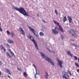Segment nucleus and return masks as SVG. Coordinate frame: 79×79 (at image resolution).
I'll list each match as a JSON object with an SVG mask.
<instances>
[{"instance_id":"nucleus-1","label":"nucleus","mask_w":79,"mask_h":79,"mask_svg":"<svg viewBox=\"0 0 79 79\" xmlns=\"http://www.w3.org/2000/svg\"><path fill=\"white\" fill-rule=\"evenodd\" d=\"M15 9L17 11H19L20 13L24 15V16H29L28 15L29 13L28 12H27L24 9L23 7H20V8H16L15 7H14Z\"/></svg>"},{"instance_id":"nucleus-2","label":"nucleus","mask_w":79,"mask_h":79,"mask_svg":"<svg viewBox=\"0 0 79 79\" xmlns=\"http://www.w3.org/2000/svg\"><path fill=\"white\" fill-rule=\"evenodd\" d=\"M40 53L41 56L43 58H45V60H46V61H48L52 65L54 66V63L53 62L51 59H50L47 57H46L45 54H43L42 53L40 52Z\"/></svg>"},{"instance_id":"nucleus-3","label":"nucleus","mask_w":79,"mask_h":79,"mask_svg":"<svg viewBox=\"0 0 79 79\" xmlns=\"http://www.w3.org/2000/svg\"><path fill=\"white\" fill-rule=\"evenodd\" d=\"M28 37L29 38V39H30L32 41V42L34 43V44L35 45V48H36V49L37 50H38L39 49H38V46H37V44L36 42H35V40H34V37L31 36V35H30L29 36H28Z\"/></svg>"},{"instance_id":"nucleus-4","label":"nucleus","mask_w":79,"mask_h":79,"mask_svg":"<svg viewBox=\"0 0 79 79\" xmlns=\"http://www.w3.org/2000/svg\"><path fill=\"white\" fill-rule=\"evenodd\" d=\"M67 72H64V75L62 76V77L63 78H65V79H68V78H67L66 77V76H67L68 77H69V75L68 74V73L69 74L70 76H71V75H72V74H71V73L70 72V71H69V70H67Z\"/></svg>"},{"instance_id":"nucleus-5","label":"nucleus","mask_w":79,"mask_h":79,"mask_svg":"<svg viewBox=\"0 0 79 79\" xmlns=\"http://www.w3.org/2000/svg\"><path fill=\"white\" fill-rule=\"evenodd\" d=\"M54 23L56 24V25H57V26H59V29L62 32H64V31L63 30V28H62V27L60 26V24L58 22H56V21L53 20V21Z\"/></svg>"},{"instance_id":"nucleus-6","label":"nucleus","mask_w":79,"mask_h":79,"mask_svg":"<svg viewBox=\"0 0 79 79\" xmlns=\"http://www.w3.org/2000/svg\"><path fill=\"white\" fill-rule=\"evenodd\" d=\"M70 30L71 31H72L73 33H74L73 34H72V36H74L75 37H77V35L76 34V33H77V31L73 29H71Z\"/></svg>"},{"instance_id":"nucleus-7","label":"nucleus","mask_w":79,"mask_h":79,"mask_svg":"<svg viewBox=\"0 0 79 79\" xmlns=\"http://www.w3.org/2000/svg\"><path fill=\"white\" fill-rule=\"evenodd\" d=\"M29 29L31 31H32V32H33V34L36 36L37 37H39V35H37L35 34V30L34 29H33V28L30 27H29Z\"/></svg>"},{"instance_id":"nucleus-8","label":"nucleus","mask_w":79,"mask_h":79,"mask_svg":"<svg viewBox=\"0 0 79 79\" xmlns=\"http://www.w3.org/2000/svg\"><path fill=\"white\" fill-rule=\"evenodd\" d=\"M19 31L20 32H21V34L23 35L24 36V31L23 30V29L21 27H19Z\"/></svg>"},{"instance_id":"nucleus-9","label":"nucleus","mask_w":79,"mask_h":79,"mask_svg":"<svg viewBox=\"0 0 79 79\" xmlns=\"http://www.w3.org/2000/svg\"><path fill=\"white\" fill-rule=\"evenodd\" d=\"M58 63H59V66H60V68H62V64L63 63V61H60L59 60H58Z\"/></svg>"},{"instance_id":"nucleus-10","label":"nucleus","mask_w":79,"mask_h":79,"mask_svg":"<svg viewBox=\"0 0 79 79\" xmlns=\"http://www.w3.org/2000/svg\"><path fill=\"white\" fill-rule=\"evenodd\" d=\"M52 31V32H53V33L55 34H58V31L55 29H53Z\"/></svg>"},{"instance_id":"nucleus-11","label":"nucleus","mask_w":79,"mask_h":79,"mask_svg":"<svg viewBox=\"0 0 79 79\" xmlns=\"http://www.w3.org/2000/svg\"><path fill=\"white\" fill-rule=\"evenodd\" d=\"M66 53H67L68 55H69V56H73V54H71V51H66Z\"/></svg>"},{"instance_id":"nucleus-12","label":"nucleus","mask_w":79,"mask_h":79,"mask_svg":"<svg viewBox=\"0 0 79 79\" xmlns=\"http://www.w3.org/2000/svg\"><path fill=\"white\" fill-rule=\"evenodd\" d=\"M68 18L69 23H71L72 21V18H71V17H70V16H68Z\"/></svg>"},{"instance_id":"nucleus-13","label":"nucleus","mask_w":79,"mask_h":79,"mask_svg":"<svg viewBox=\"0 0 79 79\" xmlns=\"http://www.w3.org/2000/svg\"><path fill=\"white\" fill-rule=\"evenodd\" d=\"M0 47H1V49H3L4 52H6V49H5V48L3 46V45H1L0 46Z\"/></svg>"},{"instance_id":"nucleus-14","label":"nucleus","mask_w":79,"mask_h":79,"mask_svg":"<svg viewBox=\"0 0 79 79\" xmlns=\"http://www.w3.org/2000/svg\"><path fill=\"white\" fill-rule=\"evenodd\" d=\"M6 71L7 72V73H8L9 74H10V75H11V73H10V70H8V69H6Z\"/></svg>"},{"instance_id":"nucleus-15","label":"nucleus","mask_w":79,"mask_h":79,"mask_svg":"<svg viewBox=\"0 0 79 79\" xmlns=\"http://www.w3.org/2000/svg\"><path fill=\"white\" fill-rule=\"evenodd\" d=\"M9 51L10 52V53L12 55V56H15V54H14V53H13V52H12L11 50V49H9Z\"/></svg>"},{"instance_id":"nucleus-16","label":"nucleus","mask_w":79,"mask_h":79,"mask_svg":"<svg viewBox=\"0 0 79 79\" xmlns=\"http://www.w3.org/2000/svg\"><path fill=\"white\" fill-rule=\"evenodd\" d=\"M45 73L46 74V75H45V77L46 78V79H47L48 78V73H47V72H45Z\"/></svg>"},{"instance_id":"nucleus-17","label":"nucleus","mask_w":79,"mask_h":79,"mask_svg":"<svg viewBox=\"0 0 79 79\" xmlns=\"http://www.w3.org/2000/svg\"><path fill=\"white\" fill-rule=\"evenodd\" d=\"M63 20L64 23L65 21H66V20H67V19H66V17L64 16V19H63Z\"/></svg>"},{"instance_id":"nucleus-18","label":"nucleus","mask_w":79,"mask_h":79,"mask_svg":"<svg viewBox=\"0 0 79 79\" xmlns=\"http://www.w3.org/2000/svg\"><path fill=\"white\" fill-rule=\"evenodd\" d=\"M8 43H9V44H11L12 43H13V44H14V42H13V41L12 40H8Z\"/></svg>"},{"instance_id":"nucleus-19","label":"nucleus","mask_w":79,"mask_h":79,"mask_svg":"<svg viewBox=\"0 0 79 79\" xmlns=\"http://www.w3.org/2000/svg\"><path fill=\"white\" fill-rule=\"evenodd\" d=\"M40 36H44V33H43V32H41L40 33Z\"/></svg>"},{"instance_id":"nucleus-20","label":"nucleus","mask_w":79,"mask_h":79,"mask_svg":"<svg viewBox=\"0 0 79 79\" xmlns=\"http://www.w3.org/2000/svg\"><path fill=\"white\" fill-rule=\"evenodd\" d=\"M6 55L7 56H9L10 58L11 57V56L9 54V53L8 52H6Z\"/></svg>"},{"instance_id":"nucleus-21","label":"nucleus","mask_w":79,"mask_h":79,"mask_svg":"<svg viewBox=\"0 0 79 79\" xmlns=\"http://www.w3.org/2000/svg\"><path fill=\"white\" fill-rule=\"evenodd\" d=\"M23 74L25 77H27V75L26 72H24Z\"/></svg>"},{"instance_id":"nucleus-22","label":"nucleus","mask_w":79,"mask_h":79,"mask_svg":"<svg viewBox=\"0 0 79 79\" xmlns=\"http://www.w3.org/2000/svg\"><path fill=\"white\" fill-rule=\"evenodd\" d=\"M74 60H77V57L76 56H74Z\"/></svg>"},{"instance_id":"nucleus-23","label":"nucleus","mask_w":79,"mask_h":79,"mask_svg":"<svg viewBox=\"0 0 79 79\" xmlns=\"http://www.w3.org/2000/svg\"><path fill=\"white\" fill-rule=\"evenodd\" d=\"M75 65L76 66H77L78 67H79V64H78V63H75Z\"/></svg>"},{"instance_id":"nucleus-24","label":"nucleus","mask_w":79,"mask_h":79,"mask_svg":"<svg viewBox=\"0 0 79 79\" xmlns=\"http://www.w3.org/2000/svg\"><path fill=\"white\" fill-rule=\"evenodd\" d=\"M55 13H56V15H58V12H57V11H56V9H55Z\"/></svg>"},{"instance_id":"nucleus-25","label":"nucleus","mask_w":79,"mask_h":79,"mask_svg":"<svg viewBox=\"0 0 79 79\" xmlns=\"http://www.w3.org/2000/svg\"><path fill=\"white\" fill-rule=\"evenodd\" d=\"M6 32L8 35H9V34H10V32H9V31H6Z\"/></svg>"},{"instance_id":"nucleus-26","label":"nucleus","mask_w":79,"mask_h":79,"mask_svg":"<svg viewBox=\"0 0 79 79\" xmlns=\"http://www.w3.org/2000/svg\"><path fill=\"white\" fill-rule=\"evenodd\" d=\"M2 31H3V29H2V27H0V31L1 32H2Z\"/></svg>"},{"instance_id":"nucleus-27","label":"nucleus","mask_w":79,"mask_h":79,"mask_svg":"<svg viewBox=\"0 0 79 79\" xmlns=\"http://www.w3.org/2000/svg\"><path fill=\"white\" fill-rule=\"evenodd\" d=\"M11 34L12 37H13V35H14V34L13 33H11Z\"/></svg>"},{"instance_id":"nucleus-28","label":"nucleus","mask_w":79,"mask_h":79,"mask_svg":"<svg viewBox=\"0 0 79 79\" xmlns=\"http://www.w3.org/2000/svg\"><path fill=\"white\" fill-rule=\"evenodd\" d=\"M60 36L62 39H64V37L63 36V35H61Z\"/></svg>"},{"instance_id":"nucleus-29","label":"nucleus","mask_w":79,"mask_h":79,"mask_svg":"<svg viewBox=\"0 0 79 79\" xmlns=\"http://www.w3.org/2000/svg\"><path fill=\"white\" fill-rule=\"evenodd\" d=\"M6 45H7V47H10V45L9 44H6Z\"/></svg>"},{"instance_id":"nucleus-30","label":"nucleus","mask_w":79,"mask_h":79,"mask_svg":"<svg viewBox=\"0 0 79 79\" xmlns=\"http://www.w3.org/2000/svg\"><path fill=\"white\" fill-rule=\"evenodd\" d=\"M72 45H73V46H75L76 45V44H72Z\"/></svg>"},{"instance_id":"nucleus-31","label":"nucleus","mask_w":79,"mask_h":79,"mask_svg":"<svg viewBox=\"0 0 79 79\" xmlns=\"http://www.w3.org/2000/svg\"><path fill=\"white\" fill-rule=\"evenodd\" d=\"M33 66H34V67H35V68L36 69V67H35V65L33 64Z\"/></svg>"},{"instance_id":"nucleus-32","label":"nucleus","mask_w":79,"mask_h":79,"mask_svg":"<svg viewBox=\"0 0 79 79\" xmlns=\"http://www.w3.org/2000/svg\"><path fill=\"white\" fill-rule=\"evenodd\" d=\"M2 64V61L0 60V65H1Z\"/></svg>"},{"instance_id":"nucleus-33","label":"nucleus","mask_w":79,"mask_h":79,"mask_svg":"<svg viewBox=\"0 0 79 79\" xmlns=\"http://www.w3.org/2000/svg\"><path fill=\"white\" fill-rule=\"evenodd\" d=\"M78 46H77V45L76 44L75 46V48H76V47H78Z\"/></svg>"},{"instance_id":"nucleus-34","label":"nucleus","mask_w":79,"mask_h":79,"mask_svg":"<svg viewBox=\"0 0 79 79\" xmlns=\"http://www.w3.org/2000/svg\"><path fill=\"white\" fill-rule=\"evenodd\" d=\"M17 69L18 70H19V71H20L21 69L18 68L17 67Z\"/></svg>"},{"instance_id":"nucleus-35","label":"nucleus","mask_w":79,"mask_h":79,"mask_svg":"<svg viewBox=\"0 0 79 79\" xmlns=\"http://www.w3.org/2000/svg\"><path fill=\"white\" fill-rule=\"evenodd\" d=\"M42 21H43V22H44V23H45V20H42Z\"/></svg>"},{"instance_id":"nucleus-36","label":"nucleus","mask_w":79,"mask_h":79,"mask_svg":"<svg viewBox=\"0 0 79 79\" xmlns=\"http://www.w3.org/2000/svg\"><path fill=\"white\" fill-rule=\"evenodd\" d=\"M69 34H72V33L71 32V31H69Z\"/></svg>"},{"instance_id":"nucleus-37","label":"nucleus","mask_w":79,"mask_h":79,"mask_svg":"<svg viewBox=\"0 0 79 79\" xmlns=\"http://www.w3.org/2000/svg\"><path fill=\"white\" fill-rule=\"evenodd\" d=\"M8 77L9 78H10V76L9 75H8Z\"/></svg>"},{"instance_id":"nucleus-38","label":"nucleus","mask_w":79,"mask_h":79,"mask_svg":"<svg viewBox=\"0 0 79 79\" xmlns=\"http://www.w3.org/2000/svg\"><path fill=\"white\" fill-rule=\"evenodd\" d=\"M2 74V72H1V71H0V75H1Z\"/></svg>"},{"instance_id":"nucleus-39","label":"nucleus","mask_w":79,"mask_h":79,"mask_svg":"<svg viewBox=\"0 0 79 79\" xmlns=\"http://www.w3.org/2000/svg\"><path fill=\"white\" fill-rule=\"evenodd\" d=\"M78 62L79 63V57L78 58Z\"/></svg>"},{"instance_id":"nucleus-40","label":"nucleus","mask_w":79,"mask_h":79,"mask_svg":"<svg viewBox=\"0 0 79 79\" xmlns=\"http://www.w3.org/2000/svg\"><path fill=\"white\" fill-rule=\"evenodd\" d=\"M37 16H39V15L38 14H37Z\"/></svg>"},{"instance_id":"nucleus-41","label":"nucleus","mask_w":79,"mask_h":79,"mask_svg":"<svg viewBox=\"0 0 79 79\" xmlns=\"http://www.w3.org/2000/svg\"><path fill=\"white\" fill-rule=\"evenodd\" d=\"M54 29H55L56 30V27H55V28Z\"/></svg>"},{"instance_id":"nucleus-42","label":"nucleus","mask_w":79,"mask_h":79,"mask_svg":"<svg viewBox=\"0 0 79 79\" xmlns=\"http://www.w3.org/2000/svg\"><path fill=\"white\" fill-rule=\"evenodd\" d=\"M35 78H36V77H37L35 75Z\"/></svg>"},{"instance_id":"nucleus-43","label":"nucleus","mask_w":79,"mask_h":79,"mask_svg":"<svg viewBox=\"0 0 79 79\" xmlns=\"http://www.w3.org/2000/svg\"><path fill=\"white\" fill-rule=\"evenodd\" d=\"M72 40V41H73V42H74V40Z\"/></svg>"},{"instance_id":"nucleus-44","label":"nucleus","mask_w":79,"mask_h":79,"mask_svg":"<svg viewBox=\"0 0 79 79\" xmlns=\"http://www.w3.org/2000/svg\"><path fill=\"white\" fill-rule=\"evenodd\" d=\"M0 26H1V23H0Z\"/></svg>"},{"instance_id":"nucleus-45","label":"nucleus","mask_w":79,"mask_h":79,"mask_svg":"<svg viewBox=\"0 0 79 79\" xmlns=\"http://www.w3.org/2000/svg\"><path fill=\"white\" fill-rule=\"evenodd\" d=\"M53 52L54 53H55V52Z\"/></svg>"}]
</instances>
